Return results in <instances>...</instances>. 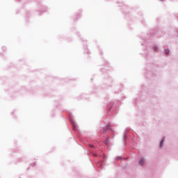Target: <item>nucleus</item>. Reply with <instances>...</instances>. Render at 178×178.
I'll use <instances>...</instances> for the list:
<instances>
[{
	"mask_svg": "<svg viewBox=\"0 0 178 178\" xmlns=\"http://www.w3.org/2000/svg\"><path fill=\"white\" fill-rule=\"evenodd\" d=\"M153 49H154L155 51H158V47H154Z\"/></svg>",
	"mask_w": 178,
	"mask_h": 178,
	"instance_id": "20e7f679",
	"label": "nucleus"
},
{
	"mask_svg": "<svg viewBox=\"0 0 178 178\" xmlns=\"http://www.w3.org/2000/svg\"><path fill=\"white\" fill-rule=\"evenodd\" d=\"M169 52H170V51H169L168 49L165 50V55H169Z\"/></svg>",
	"mask_w": 178,
	"mask_h": 178,
	"instance_id": "7ed1b4c3",
	"label": "nucleus"
},
{
	"mask_svg": "<svg viewBox=\"0 0 178 178\" xmlns=\"http://www.w3.org/2000/svg\"><path fill=\"white\" fill-rule=\"evenodd\" d=\"M163 141H165V139L163 138L161 141V143H160V147H161V148H162V145H163Z\"/></svg>",
	"mask_w": 178,
	"mask_h": 178,
	"instance_id": "f03ea898",
	"label": "nucleus"
},
{
	"mask_svg": "<svg viewBox=\"0 0 178 178\" xmlns=\"http://www.w3.org/2000/svg\"><path fill=\"white\" fill-rule=\"evenodd\" d=\"M144 162H145L144 159H140L139 161V165L140 166H143L144 165Z\"/></svg>",
	"mask_w": 178,
	"mask_h": 178,
	"instance_id": "f257e3e1",
	"label": "nucleus"
},
{
	"mask_svg": "<svg viewBox=\"0 0 178 178\" xmlns=\"http://www.w3.org/2000/svg\"><path fill=\"white\" fill-rule=\"evenodd\" d=\"M92 147H94V146H92V145H90V148H92Z\"/></svg>",
	"mask_w": 178,
	"mask_h": 178,
	"instance_id": "39448f33",
	"label": "nucleus"
},
{
	"mask_svg": "<svg viewBox=\"0 0 178 178\" xmlns=\"http://www.w3.org/2000/svg\"><path fill=\"white\" fill-rule=\"evenodd\" d=\"M118 159H121V157H118Z\"/></svg>",
	"mask_w": 178,
	"mask_h": 178,
	"instance_id": "423d86ee",
	"label": "nucleus"
}]
</instances>
